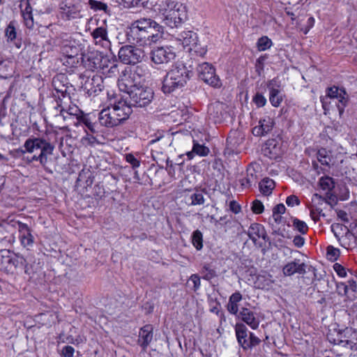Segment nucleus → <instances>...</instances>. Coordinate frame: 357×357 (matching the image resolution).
<instances>
[{
	"label": "nucleus",
	"instance_id": "obj_1",
	"mask_svg": "<svg viewBox=\"0 0 357 357\" xmlns=\"http://www.w3.org/2000/svg\"><path fill=\"white\" fill-rule=\"evenodd\" d=\"M158 10L164 16V23L171 27H178L188 19L186 6L172 0H159Z\"/></svg>",
	"mask_w": 357,
	"mask_h": 357
},
{
	"label": "nucleus",
	"instance_id": "obj_2",
	"mask_svg": "<svg viewBox=\"0 0 357 357\" xmlns=\"http://www.w3.org/2000/svg\"><path fill=\"white\" fill-rule=\"evenodd\" d=\"M191 72L181 63L172 66L162 81V90L165 93H170L183 87L190 79Z\"/></svg>",
	"mask_w": 357,
	"mask_h": 357
},
{
	"label": "nucleus",
	"instance_id": "obj_3",
	"mask_svg": "<svg viewBox=\"0 0 357 357\" xmlns=\"http://www.w3.org/2000/svg\"><path fill=\"white\" fill-rule=\"evenodd\" d=\"M27 156H24L29 162L39 161L45 166L47 161V155H52L54 146L43 138L28 139L24 144Z\"/></svg>",
	"mask_w": 357,
	"mask_h": 357
},
{
	"label": "nucleus",
	"instance_id": "obj_4",
	"mask_svg": "<svg viewBox=\"0 0 357 357\" xmlns=\"http://www.w3.org/2000/svg\"><path fill=\"white\" fill-rule=\"evenodd\" d=\"M151 18L142 17L132 22L126 33L129 42L139 46H146Z\"/></svg>",
	"mask_w": 357,
	"mask_h": 357
},
{
	"label": "nucleus",
	"instance_id": "obj_5",
	"mask_svg": "<svg viewBox=\"0 0 357 357\" xmlns=\"http://www.w3.org/2000/svg\"><path fill=\"white\" fill-rule=\"evenodd\" d=\"M138 70H142V69L137 66L134 71H132L129 68H126L121 72L118 79V86L121 91L126 93L129 96L131 91H134V89H137L140 85L139 79L141 75Z\"/></svg>",
	"mask_w": 357,
	"mask_h": 357
},
{
	"label": "nucleus",
	"instance_id": "obj_6",
	"mask_svg": "<svg viewBox=\"0 0 357 357\" xmlns=\"http://www.w3.org/2000/svg\"><path fill=\"white\" fill-rule=\"evenodd\" d=\"M129 102L133 107H145L148 106L154 98L153 90L146 86L139 85L129 95Z\"/></svg>",
	"mask_w": 357,
	"mask_h": 357
},
{
	"label": "nucleus",
	"instance_id": "obj_7",
	"mask_svg": "<svg viewBox=\"0 0 357 357\" xmlns=\"http://www.w3.org/2000/svg\"><path fill=\"white\" fill-rule=\"evenodd\" d=\"M235 333L238 344L246 351L259 345L261 340L255 335L249 332L243 324H236L235 326Z\"/></svg>",
	"mask_w": 357,
	"mask_h": 357
},
{
	"label": "nucleus",
	"instance_id": "obj_8",
	"mask_svg": "<svg viewBox=\"0 0 357 357\" xmlns=\"http://www.w3.org/2000/svg\"><path fill=\"white\" fill-rule=\"evenodd\" d=\"M119 60L124 64H135L140 62L144 56L142 49L132 45L122 46L118 53Z\"/></svg>",
	"mask_w": 357,
	"mask_h": 357
},
{
	"label": "nucleus",
	"instance_id": "obj_9",
	"mask_svg": "<svg viewBox=\"0 0 357 357\" xmlns=\"http://www.w3.org/2000/svg\"><path fill=\"white\" fill-rule=\"evenodd\" d=\"M68 102H70V100H66L59 98V101H57L55 109H59L60 115L63 120L67 121L75 118L78 123L84 114L76 105H68Z\"/></svg>",
	"mask_w": 357,
	"mask_h": 357
},
{
	"label": "nucleus",
	"instance_id": "obj_10",
	"mask_svg": "<svg viewBox=\"0 0 357 357\" xmlns=\"http://www.w3.org/2000/svg\"><path fill=\"white\" fill-rule=\"evenodd\" d=\"M199 77L205 83L213 86L220 87L221 82L215 74V70L212 64L208 62L199 63L197 68Z\"/></svg>",
	"mask_w": 357,
	"mask_h": 357
},
{
	"label": "nucleus",
	"instance_id": "obj_11",
	"mask_svg": "<svg viewBox=\"0 0 357 357\" xmlns=\"http://www.w3.org/2000/svg\"><path fill=\"white\" fill-rule=\"evenodd\" d=\"M1 264L4 265L5 269L8 271L20 266H23L26 274L31 275L33 273L31 266L29 264L28 259L24 258L22 255L15 254L13 257H10L8 255H1Z\"/></svg>",
	"mask_w": 357,
	"mask_h": 357
},
{
	"label": "nucleus",
	"instance_id": "obj_12",
	"mask_svg": "<svg viewBox=\"0 0 357 357\" xmlns=\"http://www.w3.org/2000/svg\"><path fill=\"white\" fill-rule=\"evenodd\" d=\"M52 86L55 91L53 96L57 98L56 101H59V98L63 100H70V97L68 93L69 85L68 79L65 74H58L55 75L52 82Z\"/></svg>",
	"mask_w": 357,
	"mask_h": 357
},
{
	"label": "nucleus",
	"instance_id": "obj_13",
	"mask_svg": "<svg viewBox=\"0 0 357 357\" xmlns=\"http://www.w3.org/2000/svg\"><path fill=\"white\" fill-rule=\"evenodd\" d=\"M351 334V330L346 328L343 330L333 329L329 330L327 333L328 340L334 344H342L344 347H349L351 349L355 345L351 340L349 339Z\"/></svg>",
	"mask_w": 357,
	"mask_h": 357
},
{
	"label": "nucleus",
	"instance_id": "obj_14",
	"mask_svg": "<svg viewBox=\"0 0 357 357\" xmlns=\"http://www.w3.org/2000/svg\"><path fill=\"white\" fill-rule=\"evenodd\" d=\"M175 56V52L171 46L153 47L151 52V61L155 64L167 63L174 60Z\"/></svg>",
	"mask_w": 357,
	"mask_h": 357
},
{
	"label": "nucleus",
	"instance_id": "obj_15",
	"mask_svg": "<svg viewBox=\"0 0 357 357\" xmlns=\"http://www.w3.org/2000/svg\"><path fill=\"white\" fill-rule=\"evenodd\" d=\"M326 97L328 99L336 98L338 100V104L337 107L339 112L340 116H342L344 112V107L347 105L349 100V95L344 89H339L338 87L333 86L326 89Z\"/></svg>",
	"mask_w": 357,
	"mask_h": 357
},
{
	"label": "nucleus",
	"instance_id": "obj_16",
	"mask_svg": "<svg viewBox=\"0 0 357 357\" xmlns=\"http://www.w3.org/2000/svg\"><path fill=\"white\" fill-rule=\"evenodd\" d=\"M59 8L61 18L63 20H71L81 17V6L73 3L71 0L63 1Z\"/></svg>",
	"mask_w": 357,
	"mask_h": 357
},
{
	"label": "nucleus",
	"instance_id": "obj_17",
	"mask_svg": "<svg viewBox=\"0 0 357 357\" xmlns=\"http://www.w3.org/2000/svg\"><path fill=\"white\" fill-rule=\"evenodd\" d=\"M266 86L269 91V101L272 106L278 107L283 100L281 82L274 77L267 82Z\"/></svg>",
	"mask_w": 357,
	"mask_h": 357
},
{
	"label": "nucleus",
	"instance_id": "obj_18",
	"mask_svg": "<svg viewBox=\"0 0 357 357\" xmlns=\"http://www.w3.org/2000/svg\"><path fill=\"white\" fill-rule=\"evenodd\" d=\"M226 105L216 101L211 103L208 107V119L214 123H222L227 116Z\"/></svg>",
	"mask_w": 357,
	"mask_h": 357
},
{
	"label": "nucleus",
	"instance_id": "obj_19",
	"mask_svg": "<svg viewBox=\"0 0 357 357\" xmlns=\"http://www.w3.org/2000/svg\"><path fill=\"white\" fill-rule=\"evenodd\" d=\"M262 153L264 156L271 159H280L284 153L282 149V144L276 139H271L267 140L262 149Z\"/></svg>",
	"mask_w": 357,
	"mask_h": 357
},
{
	"label": "nucleus",
	"instance_id": "obj_20",
	"mask_svg": "<svg viewBox=\"0 0 357 357\" xmlns=\"http://www.w3.org/2000/svg\"><path fill=\"white\" fill-rule=\"evenodd\" d=\"M98 119L102 126L107 128H113L122 123L111 107L102 109L99 114Z\"/></svg>",
	"mask_w": 357,
	"mask_h": 357
},
{
	"label": "nucleus",
	"instance_id": "obj_21",
	"mask_svg": "<svg viewBox=\"0 0 357 357\" xmlns=\"http://www.w3.org/2000/svg\"><path fill=\"white\" fill-rule=\"evenodd\" d=\"M18 231L21 245L27 250H29L34 243V237L31 234L30 228L26 224L19 222Z\"/></svg>",
	"mask_w": 357,
	"mask_h": 357
},
{
	"label": "nucleus",
	"instance_id": "obj_22",
	"mask_svg": "<svg viewBox=\"0 0 357 357\" xmlns=\"http://www.w3.org/2000/svg\"><path fill=\"white\" fill-rule=\"evenodd\" d=\"M132 105L126 100H120L116 102L111 108L116 112L120 120L123 123L127 120L132 112Z\"/></svg>",
	"mask_w": 357,
	"mask_h": 357
},
{
	"label": "nucleus",
	"instance_id": "obj_23",
	"mask_svg": "<svg viewBox=\"0 0 357 357\" xmlns=\"http://www.w3.org/2000/svg\"><path fill=\"white\" fill-rule=\"evenodd\" d=\"M102 79L100 76L93 75L89 77L84 82L83 88L86 91L89 96L96 95L102 90Z\"/></svg>",
	"mask_w": 357,
	"mask_h": 357
},
{
	"label": "nucleus",
	"instance_id": "obj_24",
	"mask_svg": "<svg viewBox=\"0 0 357 357\" xmlns=\"http://www.w3.org/2000/svg\"><path fill=\"white\" fill-rule=\"evenodd\" d=\"M153 327L151 324H146L140 328L139 332L138 344L145 351L153 340Z\"/></svg>",
	"mask_w": 357,
	"mask_h": 357
},
{
	"label": "nucleus",
	"instance_id": "obj_25",
	"mask_svg": "<svg viewBox=\"0 0 357 357\" xmlns=\"http://www.w3.org/2000/svg\"><path fill=\"white\" fill-rule=\"evenodd\" d=\"M273 125V119L269 116H267L263 119H261L259 122V126H257L252 128V134L257 137L264 136L272 130Z\"/></svg>",
	"mask_w": 357,
	"mask_h": 357
},
{
	"label": "nucleus",
	"instance_id": "obj_26",
	"mask_svg": "<svg viewBox=\"0 0 357 357\" xmlns=\"http://www.w3.org/2000/svg\"><path fill=\"white\" fill-rule=\"evenodd\" d=\"M149 33L150 37L147 41V45H151L153 43H157L163 38L164 27L151 19Z\"/></svg>",
	"mask_w": 357,
	"mask_h": 357
},
{
	"label": "nucleus",
	"instance_id": "obj_27",
	"mask_svg": "<svg viewBox=\"0 0 357 357\" xmlns=\"http://www.w3.org/2000/svg\"><path fill=\"white\" fill-rule=\"evenodd\" d=\"M238 317L247 324L252 329L255 330L259 327V321L255 317V313L246 307H242Z\"/></svg>",
	"mask_w": 357,
	"mask_h": 357
},
{
	"label": "nucleus",
	"instance_id": "obj_28",
	"mask_svg": "<svg viewBox=\"0 0 357 357\" xmlns=\"http://www.w3.org/2000/svg\"><path fill=\"white\" fill-rule=\"evenodd\" d=\"M317 160L323 167L320 169L325 174L327 169L330 168L331 165H333V159L330 151L326 150L324 148H321L318 150L317 153Z\"/></svg>",
	"mask_w": 357,
	"mask_h": 357
},
{
	"label": "nucleus",
	"instance_id": "obj_29",
	"mask_svg": "<svg viewBox=\"0 0 357 357\" xmlns=\"http://www.w3.org/2000/svg\"><path fill=\"white\" fill-rule=\"evenodd\" d=\"M283 274L285 276H291L295 273L304 274L305 273V264L300 263V260L295 259L287 264L282 269Z\"/></svg>",
	"mask_w": 357,
	"mask_h": 357
},
{
	"label": "nucleus",
	"instance_id": "obj_30",
	"mask_svg": "<svg viewBox=\"0 0 357 357\" xmlns=\"http://www.w3.org/2000/svg\"><path fill=\"white\" fill-rule=\"evenodd\" d=\"M248 235L252 242L256 244L259 238H266V233L263 225L259 223H252L248 228Z\"/></svg>",
	"mask_w": 357,
	"mask_h": 357
},
{
	"label": "nucleus",
	"instance_id": "obj_31",
	"mask_svg": "<svg viewBox=\"0 0 357 357\" xmlns=\"http://www.w3.org/2000/svg\"><path fill=\"white\" fill-rule=\"evenodd\" d=\"M177 39L184 47L188 48L199 40L197 34L192 31H182L178 35Z\"/></svg>",
	"mask_w": 357,
	"mask_h": 357
},
{
	"label": "nucleus",
	"instance_id": "obj_32",
	"mask_svg": "<svg viewBox=\"0 0 357 357\" xmlns=\"http://www.w3.org/2000/svg\"><path fill=\"white\" fill-rule=\"evenodd\" d=\"M5 36L8 43H14L16 47L20 49L22 46L20 40H17V29L15 27V22L11 21L5 29Z\"/></svg>",
	"mask_w": 357,
	"mask_h": 357
},
{
	"label": "nucleus",
	"instance_id": "obj_33",
	"mask_svg": "<svg viewBox=\"0 0 357 357\" xmlns=\"http://www.w3.org/2000/svg\"><path fill=\"white\" fill-rule=\"evenodd\" d=\"M21 12L26 26L28 28H31L33 25V20L32 15V8L29 0H26L22 2Z\"/></svg>",
	"mask_w": 357,
	"mask_h": 357
},
{
	"label": "nucleus",
	"instance_id": "obj_34",
	"mask_svg": "<svg viewBox=\"0 0 357 357\" xmlns=\"http://www.w3.org/2000/svg\"><path fill=\"white\" fill-rule=\"evenodd\" d=\"M242 294L239 291L232 294L227 305L228 312L232 314L237 315L238 312V303L242 300Z\"/></svg>",
	"mask_w": 357,
	"mask_h": 357
},
{
	"label": "nucleus",
	"instance_id": "obj_35",
	"mask_svg": "<svg viewBox=\"0 0 357 357\" xmlns=\"http://www.w3.org/2000/svg\"><path fill=\"white\" fill-rule=\"evenodd\" d=\"M86 68L93 71L98 68H102V63H104V59L100 61V56L98 55H91L89 56L86 60H84Z\"/></svg>",
	"mask_w": 357,
	"mask_h": 357
},
{
	"label": "nucleus",
	"instance_id": "obj_36",
	"mask_svg": "<svg viewBox=\"0 0 357 357\" xmlns=\"http://www.w3.org/2000/svg\"><path fill=\"white\" fill-rule=\"evenodd\" d=\"M260 192L264 196H268L272 194L273 190L275 187L274 180H260L258 183Z\"/></svg>",
	"mask_w": 357,
	"mask_h": 357
},
{
	"label": "nucleus",
	"instance_id": "obj_37",
	"mask_svg": "<svg viewBox=\"0 0 357 357\" xmlns=\"http://www.w3.org/2000/svg\"><path fill=\"white\" fill-rule=\"evenodd\" d=\"M102 73L108 77L115 76L119 73L118 65L114 62H109L107 59L102 63Z\"/></svg>",
	"mask_w": 357,
	"mask_h": 357
},
{
	"label": "nucleus",
	"instance_id": "obj_38",
	"mask_svg": "<svg viewBox=\"0 0 357 357\" xmlns=\"http://www.w3.org/2000/svg\"><path fill=\"white\" fill-rule=\"evenodd\" d=\"M188 49L192 56H199L202 58L207 52L206 46L202 45L199 40Z\"/></svg>",
	"mask_w": 357,
	"mask_h": 357
},
{
	"label": "nucleus",
	"instance_id": "obj_39",
	"mask_svg": "<svg viewBox=\"0 0 357 357\" xmlns=\"http://www.w3.org/2000/svg\"><path fill=\"white\" fill-rule=\"evenodd\" d=\"M324 204H330V202H328L325 198H324L321 195H318L317 193H315L313 195L312 197V204H310V206L314 208L316 211H318V213H322V205H324Z\"/></svg>",
	"mask_w": 357,
	"mask_h": 357
},
{
	"label": "nucleus",
	"instance_id": "obj_40",
	"mask_svg": "<svg viewBox=\"0 0 357 357\" xmlns=\"http://www.w3.org/2000/svg\"><path fill=\"white\" fill-rule=\"evenodd\" d=\"M209 149L204 145L199 144L194 141L192 150L191 152L187 153L188 157L191 159L194 153H196L200 156H206L208 154Z\"/></svg>",
	"mask_w": 357,
	"mask_h": 357
},
{
	"label": "nucleus",
	"instance_id": "obj_41",
	"mask_svg": "<svg viewBox=\"0 0 357 357\" xmlns=\"http://www.w3.org/2000/svg\"><path fill=\"white\" fill-rule=\"evenodd\" d=\"M317 186L322 190H327V195L333 191L334 193H337L334 180H319L317 182Z\"/></svg>",
	"mask_w": 357,
	"mask_h": 357
},
{
	"label": "nucleus",
	"instance_id": "obj_42",
	"mask_svg": "<svg viewBox=\"0 0 357 357\" xmlns=\"http://www.w3.org/2000/svg\"><path fill=\"white\" fill-rule=\"evenodd\" d=\"M261 165L258 163H251L246 169L248 177L257 178L261 176Z\"/></svg>",
	"mask_w": 357,
	"mask_h": 357
},
{
	"label": "nucleus",
	"instance_id": "obj_43",
	"mask_svg": "<svg viewBox=\"0 0 357 357\" xmlns=\"http://www.w3.org/2000/svg\"><path fill=\"white\" fill-rule=\"evenodd\" d=\"M192 243L197 250L203 248V235L202 233L197 229L192 234Z\"/></svg>",
	"mask_w": 357,
	"mask_h": 357
},
{
	"label": "nucleus",
	"instance_id": "obj_44",
	"mask_svg": "<svg viewBox=\"0 0 357 357\" xmlns=\"http://www.w3.org/2000/svg\"><path fill=\"white\" fill-rule=\"evenodd\" d=\"M331 230L337 238H339V236L344 233L347 234L351 232L350 229H348L346 226L340 223H333L331 225Z\"/></svg>",
	"mask_w": 357,
	"mask_h": 357
},
{
	"label": "nucleus",
	"instance_id": "obj_45",
	"mask_svg": "<svg viewBox=\"0 0 357 357\" xmlns=\"http://www.w3.org/2000/svg\"><path fill=\"white\" fill-rule=\"evenodd\" d=\"M272 45V40L267 36H262L257 41V48L259 51H265L269 49Z\"/></svg>",
	"mask_w": 357,
	"mask_h": 357
},
{
	"label": "nucleus",
	"instance_id": "obj_46",
	"mask_svg": "<svg viewBox=\"0 0 357 357\" xmlns=\"http://www.w3.org/2000/svg\"><path fill=\"white\" fill-rule=\"evenodd\" d=\"M126 8L145 6L149 0H119Z\"/></svg>",
	"mask_w": 357,
	"mask_h": 357
},
{
	"label": "nucleus",
	"instance_id": "obj_47",
	"mask_svg": "<svg viewBox=\"0 0 357 357\" xmlns=\"http://www.w3.org/2000/svg\"><path fill=\"white\" fill-rule=\"evenodd\" d=\"M202 273L203 274V278L206 280H210L216 276L215 271L209 264L204 265Z\"/></svg>",
	"mask_w": 357,
	"mask_h": 357
},
{
	"label": "nucleus",
	"instance_id": "obj_48",
	"mask_svg": "<svg viewBox=\"0 0 357 357\" xmlns=\"http://www.w3.org/2000/svg\"><path fill=\"white\" fill-rule=\"evenodd\" d=\"M91 34L95 40H97L98 38H100V40L108 38L107 29L102 26L95 29Z\"/></svg>",
	"mask_w": 357,
	"mask_h": 357
},
{
	"label": "nucleus",
	"instance_id": "obj_49",
	"mask_svg": "<svg viewBox=\"0 0 357 357\" xmlns=\"http://www.w3.org/2000/svg\"><path fill=\"white\" fill-rule=\"evenodd\" d=\"M293 226L302 234H306L308 230L307 224L304 221L300 220L298 218H294L293 220Z\"/></svg>",
	"mask_w": 357,
	"mask_h": 357
},
{
	"label": "nucleus",
	"instance_id": "obj_50",
	"mask_svg": "<svg viewBox=\"0 0 357 357\" xmlns=\"http://www.w3.org/2000/svg\"><path fill=\"white\" fill-rule=\"evenodd\" d=\"M191 203L190 204L192 206L195 205H201L203 204L205 202V199L202 192L196 190L195 192L191 195L190 196Z\"/></svg>",
	"mask_w": 357,
	"mask_h": 357
},
{
	"label": "nucleus",
	"instance_id": "obj_51",
	"mask_svg": "<svg viewBox=\"0 0 357 357\" xmlns=\"http://www.w3.org/2000/svg\"><path fill=\"white\" fill-rule=\"evenodd\" d=\"M78 123L84 124L86 128L91 133L96 134L98 132L96 130V125L92 123L88 116L84 115L83 117L81 118V120Z\"/></svg>",
	"mask_w": 357,
	"mask_h": 357
},
{
	"label": "nucleus",
	"instance_id": "obj_52",
	"mask_svg": "<svg viewBox=\"0 0 357 357\" xmlns=\"http://www.w3.org/2000/svg\"><path fill=\"white\" fill-rule=\"evenodd\" d=\"M252 102L258 108H259L265 106L267 100L261 93L257 92L252 98Z\"/></svg>",
	"mask_w": 357,
	"mask_h": 357
},
{
	"label": "nucleus",
	"instance_id": "obj_53",
	"mask_svg": "<svg viewBox=\"0 0 357 357\" xmlns=\"http://www.w3.org/2000/svg\"><path fill=\"white\" fill-rule=\"evenodd\" d=\"M92 183L93 180H77L75 187L79 190V188L83 187L85 188V190L82 191V193L88 192L89 189L92 188Z\"/></svg>",
	"mask_w": 357,
	"mask_h": 357
},
{
	"label": "nucleus",
	"instance_id": "obj_54",
	"mask_svg": "<svg viewBox=\"0 0 357 357\" xmlns=\"http://www.w3.org/2000/svg\"><path fill=\"white\" fill-rule=\"evenodd\" d=\"M82 143L85 145L93 146L96 144H98L99 142L96 136L93 133L90 134L86 131V135L82 139Z\"/></svg>",
	"mask_w": 357,
	"mask_h": 357
},
{
	"label": "nucleus",
	"instance_id": "obj_55",
	"mask_svg": "<svg viewBox=\"0 0 357 357\" xmlns=\"http://www.w3.org/2000/svg\"><path fill=\"white\" fill-rule=\"evenodd\" d=\"M89 5L94 10H105L107 8L105 3L96 0H89Z\"/></svg>",
	"mask_w": 357,
	"mask_h": 357
},
{
	"label": "nucleus",
	"instance_id": "obj_56",
	"mask_svg": "<svg viewBox=\"0 0 357 357\" xmlns=\"http://www.w3.org/2000/svg\"><path fill=\"white\" fill-rule=\"evenodd\" d=\"M340 255V250L337 248H335L333 246H328L327 248V257L331 261H335L337 259Z\"/></svg>",
	"mask_w": 357,
	"mask_h": 357
},
{
	"label": "nucleus",
	"instance_id": "obj_57",
	"mask_svg": "<svg viewBox=\"0 0 357 357\" xmlns=\"http://www.w3.org/2000/svg\"><path fill=\"white\" fill-rule=\"evenodd\" d=\"M264 206L262 202L258 199H255L252 202V211L255 214H261L264 212Z\"/></svg>",
	"mask_w": 357,
	"mask_h": 357
},
{
	"label": "nucleus",
	"instance_id": "obj_58",
	"mask_svg": "<svg viewBox=\"0 0 357 357\" xmlns=\"http://www.w3.org/2000/svg\"><path fill=\"white\" fill-rule=\"evenodd\" d=\"M300 203L299 199L296 195H290L287 197L286 204L288 206L293 207L294 206H298Z\"/></svg>",
	"mask_w": 357,
	"mask_h": 357
},
{
	"label": "nucleus",
	"instance_id": "obj_59",
	"mask_svg": "<svg viewBox=\"0 0 357 357\" xmlns=\"http://www.w3.org/2000/svg\"><path fill=\"white\" fill-rule=\"evenodd\" d=\"M333 269L340 277L344 278L347 276L345 268L341 264L335 263L333 265Z\"/></svg>",
	"mask_w": 357,
	"mask_h": 357
},
{
	"label": "nucleus",
	"instance_id": "obj_60",
	"mask_svg": "<svg viewBox=\"0 0 357 357\" xmlns=\"http://www.w3.org/2000/svg\"><path fill=\"white\" fill-rule=\"evenodd\" d=\"M126 159L133 168H136L139 166V161L132 153L126 154Z\"/></svg>",
	"mask_w": 357,
	"mask_h": 357
},
{
	"label": "nucleus",
	"instance_id": "obj_61",
	"mask_svg": "<svg viewBox=\"0 0 357 357\" xmlns=\"http://www.w3.org/2000/svg\"><path fill=\"white\" fill-rule=\"evenodd\" d=\"M75 349L71 346H65L62 349V356L63 357H73Z\"/></svg>",
	"mask_w": 357,
	"mask_h": 357
},
{
	"label": "nucleus",
	"instance_id": "obj_62",
	"mask_svg": "<svg viewBox=\"0 0 357 357\" xmlns=\"http://www.w3.org/2000/svg\"><path fill=\"white\" fill-rule=\"evenodd\" d=\"M229 209L235 214L240 213L241 206L234 200H232L229 203Z\"/></svg>",
	"mask_w": 357,
	"mask_h": 357
},
{
	"label": "nucleus",
	"instance_id": "obj_63",
	"mask_svg": "<svg viewBox=\"0 0 357 357\" xmlns=\"http://www.w3.org/2000/svg\"><path fill=\"white\" fill-rule=\"evenodd\" d=\"M190 281L192 282V283L194 284L195 290L198 289L201 284L199 277L197 274H192L190 276Z\"/></svg>",
	"mask_w": 357,
	"mask_h": 357
},
{
	"label": "nucleus",
	"instance_id": "obj_64",
	"mask_svg": "<svg viewBox=\"0 0 357 357\" xmlns=\"http://www.w3.org/2000/svg\"><path fill=\"white\" fill-rule=\"evenodd\" d=\"M266 59V56H261L257 59V62H256V68L258 72H259V70H263L264 63Z\"/></svg>",
	"mask_w": 357,
	"mask_h": 357
}]
</instances>
